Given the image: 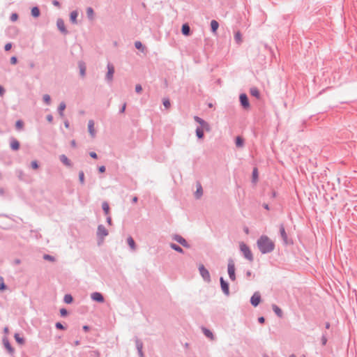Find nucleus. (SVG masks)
<instances>
[{
	"instance_id": "1a4fd4ad",
	"label": "nucleus",
	"mask_w": 357,
	"mask_h": 357,
	"mask_svg": "<svg viewBox=\"0 0 357 357\" xmlns=\"http://www.w3.org/2000/svg\"><path fill=\"white\" fill-rule=\"evenodd\" d=\"M173 239L186 248H189L190 247V244L187 242V241L181 235L175 234L173 236Z\"/></svg>"
},
{
	"instance_id": "4be33fe9",
	"label": "nucleus",
	"mask_w": 357,
	"mask_h": 357,
	"mask_svg": "<svg viewBox=\"0 0 357 357\" xmlns=\"http://www.w3.org/2000/svg\"><path fill=\"white\" fill-rule=\"evenodd\" d=\"M203 195V189L200 183L197 185V190L195 192V197L196 199H199Z\"/></svg>"
},
{
	"instance_id": "0eeeda50",
	"label": "nucleus",
	"mask_w": 357,
	"mask_h": 357,
	"mask_svg": "<svg viewBox=\"0 0 357 357\" xmlns=\"http://www.w3.org/2000/svg\"><path fill=\"white\" fill-rule=\"evenodd\" d=\"M261 301V295L259 291L255 292L250 298V303L254 307L258 306Z\"/></svg>"
},
{
	"instance_id": "ea45409f",
	"label": "nucleus",
	"mask_w": 357,
	"mask_h": 357,
	"mask_svg": "<svg viewBox=\"0 0 357 357\" xmlns=\"http://www.w3.org/2000/svg\"><path fill=\"white\" fill-rule=\"evenodd\" d=\"M43 101L47 105H50L51 103V98L48 94H45L43 97Z\"/></svg>"
},
{
	"instance_id": "3c124183",
	"label": "nucleus",
	"mask_w": 357,
	"mask_h": 357,
	"mask_svg": "<svg viewBox=\"0 0 357 357\" xmlns=\"http://www.w3.org/2000/svg\"><path fill=\"white\" fill-rule=\"evenodd\" d=\"M31 167L34 169H37L39 167L38 162L36 160L32 161L31 163Z\"/></svg>"
},
{
	"instance_id": "7ed1b4c3",
	"label": "nucleus",
	"mask_w": 357,
	"mask_h": 357,
	"mask_svg": "<svg viewBox=\"0 0 357 357\" xmlns=\"http://www.w3.org/2000/svg\"><path fill=\"white\" fill-rule=\"evenodd\" d=\"M227 272H228L229 279L231 281H235L236 280L235 264H234V260L231 258H229L228 259Z\"/></svg>"
},
{
	"instance_id": "bb28decb",
	"label": "nucleus",
	"mask_w": 357,
	"mask_h": 357,
	"mask_svg": "<svg viewBox=\"0 0 357 357\" xmlns=\"http://www.w3.org/2000/svg\"><path fill=\"white\" fill-rule=\"evenodd\" d=\"M127 242H128V245L130 246V248L132 250H135L136 249V244H135V242L134 239L132 238V237L129 236L127 238Z\"/></svg>"
},
{
	"instance_id": "680f3d73",
	"label": "nucleus",
	"mask_w": 357,
	"mask_h": 357,
	"mask_svg": "<svg viewBox=\"0 0 357 357\" xmlns=\"http://www.w3.org/2000/svg\"><path fill=\"white\" fill-rule=\"evenodd\" d=\"M46 119L50 123H52L53 121V116L52 114L47 115Z\"/></svg>"
},
{
	"instance_id": "a18cd8bd",
	"label": "nucleus",
	"mask_w": 357,
	"mask_h": 357,
	"mask_svg": "<svg viewBox=\"0 0 357 357\" xmlns=\"http://www.w3.org/2000/svg\"><path fill=\"white\" fill-rule=\"evenodd\" d=\"M194 119H195V121L197 123H198L200 126H202V125H203V123L206 121L205 120H204L203 119H202V118H200V117H199V116H195L194 117Z\"/></svg>"
},
{
	"instance_id": "c9c22d12",
	"label": "nucleus",
	"mask_w": 357,
	"mask_h": 357,
	"mask_svg": "<svg viewBox=\"0 0 357 357\" xmlns=\"http://www.w3.org/2000/svg\"><path fill=\"white\" fill-rule=\"evenodd\" d=\"M63 301L67 304H70L73 301V298L70 294H66Z\"/></svg>"
},
{
	"instance_id": "2eb2a0df",
	"label": "nucleus",
	"mask_w": 357,
	"mask_h": 357,
	"mask_svg": "<svg viewBox=\"0 0 357 357\" xmlns=\"http://www.w3.org/2000/svg\"><path fill=\"white\" fill-rule=\"evenodd\" d=\"M59 160L64 165L68 167H71L73 166L71 161L64 154H62L59 156Z\"/></svg>"
},
{
	"instance_id": "39448f33",
	"label": "nucleus",
	"mask_w": 357,
	"mask_h": 357,
	"mask_svg": "<svg viewBox=\"0 0 357 357\" xmlns=\"http://www.w3.org/2000/svg\"><path fill=\"white\" fill-rule=\"evenodd\" d=\"M199 273L203 279L206 282L211 281V276L208 271L204 267V265H200L199 267Z\"/></svg>"
},
{
	"instance_id": "e2e57ef3",
	"label": "nucleus",
	"mask_w": 357,
	"mask_h": 357,
	"mask_svg": "<svg viewBox=\"0 0 357 357\" xmlns=\"http://www.w3.org/2000/svg\"><path fill=\"white\" fill-rule=\"evenodd\" d=\"M105 169H105V166H103V165H102V166H100V167H98V171H99V172H100V173H103V172H105Z\"/></svg>"
},
{
	"instance_id": "2f4dec72",
	"label": "nucleus",
	"mask_w": 357,
	"mask_h": 357,
	"mask_svg": "<svg viewBox=\"0 0 357 357\" xmlns=\"http://www.w3.org/2000/svg\"><path fill=\"white\" fill-rule=\"evenodd\" d=\"M234 40L237 44H241L242 43V35L240 31H237L234 34Z\"/></svg>"
},
{
	"instance_id": "f03ea898",
	"label": "nucleus",
	"mask_w": 357,
	"mask_h": 357,
	"mask_svg": "<svg viewBox=\"0 0 357 357\" xmlns=\"http://www.w3.org/2000/svg\"><path fill=\"white\" fill-rule=\"evenodd\" d=\"M240 250L245 259L250 261H253L254 258L252 252L250 248L245 243L241 242L240 243Z\"/></svg>"
},
{
	"instance_id": "13d9d810",
	"label": "nucleus",
	"mask_w": 357,
	"mask_h": 357,
	"mask_svg": "<svg viewBox=\"0 0 357 357\" xmlns=\"http://www.w3.org/2000/svg\"><path fill=\"white\" fill-rule=\"evenodd\" d=\"M142 91V87L140 84H137L135 86V91L136 93H140Z\"/></svg>"
},
{
	"instance_id": "37998d69",
	"label": "nucleus",
	"mask_w": 357,
	"mask_h": 357,
	"mask_svg": "<svg viewBox=\"0 0 357 357\" xmlns=\"http://www.w3.org/2000/svg\"><path fill=\"white\" fill-rule=\"evenodd\" d=\"M6 285L3 282V278L0 276V291H3L6 289Z\"/></svg>"
},
{
	"instance_id": "aec40b11",
	"label": "nucleus",
	"mask_w": 357,
	"mask_h": 357,
	"mask_svg": "<svg viewBox=\"0 0 357 357\" xmlns=\"http://www.w3.org/2000/svg\"><path fill=\"white\" fill-rule=\"evenodd\" d=\"M78 16V12L77 10H73L70 14V20L73 24H77V18Z\"/></svg>"
},
{
	"instance_id": "774afa93",
	"label": "nucleus",
	"mask_w": 357,
	"mask_h": 357,
	"mask_svg": "<svg viewBox=\"0 0 357 357\" xmlns=\"http://www.w3.org/2000/svg\"><path fill=\"white\" fill-rule=\"evenodd\" d=\"M70 145L73 148H75L77 144H76V142L75 139H73L71 142H70Z\"/></svg>"
},
{
	"instance_id": "de8ad7c7",
	"label": "nucleus",
	"mask_w": 357,
	"mask_h": 357,
	"mask_svg": "<svg viewBox=\"0 0 357 357\" xmlns=\"http://www.w3.org/2000/svg\"><path fill=\"white\" fill-rule=\"evenodd\" d=\"M15 126H16V128L18 130L22 129L24 126L23 121L22 120L17 121V122L15 123Z\"/></svg>"
},
{
	"instance_id": "ddd939ff",
	"label": "nucleus",
	"mask_w": 357,
	"mask_h": 357,
	"mask_svg": "<svg viewBox=\"0 0 357 357\" xmlns=\"http://www.w3.org/2000/svg\"><path fill=\"white\" fill-rule=\"evenodd\" d=\"M280 234L281 238H282L284 243L287 244L288 243V242H287L288 237H287V234L286 233L285 228H284V226L283 224L280 225Z\"/></svg>"
},
{
	"instance_id": "5701e85b",
	"label": "nucleus",
	"mask_w": 357,
	"mask_h": 357,
	"mask_svg": "<svg viewBox=\"0 0 357 357\" xmlns=\"http://www.w3.org/2000/svg\"><path fill=\"white\" fill-rule=\"evenodd\" d=\"M250 93L251 96L255 97L257 99L260 98V92L257 87H252L250 89Z\"/></svg>"
},
{
	"instance_id": "f3484780",
	"label": "nucleus",
	"mask_w": 357,
	"mask_h": 357,
	"mask_svg": "<svg viewBox=\"0 0 357 357\" xmlns=\"http://www.w3.org/2000/svg\"><path fill=\"white\" fill-rule=\"evenodd\" d=\"M88 130L90 135L92 137L96 136V131L94 129V121L93 120H89L88 122Z\"/></svg>"
},
{
	"instance_id": "393cba45",
	"label": "nucleus",
	"mask_w": 357,
	"mask_h": 357,
	"mask_svg": "<svg viewBox=\"0 0 357 357\" xmlns=\"http://www.w3.org/2000/svg\"><path fill=\"white\" fill-rule=\"evenodd\" d=\"M66 107V105L64 102H61L58 107V113L60 116L63 117L64 116L63 111Z\"/></svg>"
},
{
	"instance_id": "dca6fc26",
	"label": "nucleus",
	"mask_w": 357,
	"mask_h": 357,
	"mask_svg": "<svg viewBox=\"0 0 357 357\" xmlns=\"http://www.w3.org/2000/svg\"><path fill=\"white\" fill-rule=\"evenodd\" d=\"M78 67L79 69V75L81 77H84L86 75V64L84 61H80L78 62Z\"/></svg>"
},
{
	"instance_id": "0e129e2a",
	"label": "nucleus",
	"mask_w": 357,
	"mask_h": 357,
	"mask_svg": "<svg viewBox=\"0 0 357 357\" xmlns=\"http://www.w3.org/2000/svg\"><path fill=\"white\" fill-rule=\"evenodd\" d=\"M5 93V89L2 86H0V96H3Z\"/></svg>"
},
{
	"instance_id": "052dcab7",
	"label": "nucleus",
	"mask_w": 357,
	"mask_h": 357,
	"mask_svg": "<svg viewBox=\"0 0 357 357\" xmlns=\"http://www.w3.org/2000/svg\"><path fill=\"white\" fill-rule=\"evenodd\" d=\"M89 155L93 159H97L98 158V155L95 152H90Z\"/></svg>"
},
{
	"instance_id": "6e6d98bb",
	"label": "nucleus",
	"mask_w": 357,
	"mask_h": 357,
	"mask_svg": "<svg viewBox=\"0 0 357 357\" xmlns=\"http://www.w3.org/2000/svg\"><path fill=\"white\" fill-rule=\"evenodd\" d=\"M17 63V58L15 56H13L10 58V63L13 65H15Z\"/></svg>"
},
{
	"instance_id": "7c9ffc66",
	"label": "nucleus",
	"mask_w": 357,
	"mask_h": 357,
	"mask_svg": "<svg viewBox=\"0 0 357 357\" xmlns=\"http://www.w3.org/2000/svg\"><path fill=\"white\" fill-rule=\"evenodd\" d=\"M135 342L136 349H137V351L142 350L143 342L138 337H135Z\"/></svg>"
},
{
	"instance_id": "79ce46f5",
	"label": "nucleus",
	"mask_w": 357,
	"mask_h": 357,
	"mask_svg": "<svg viewBox=\"0 0 357 357\" xmlns=\"http://www.w3.org/2000/svg\"><path fill=\"white\" fill-rule=\"evenodd\" d=\"M200 128H202L203 129V130H205L206 131H210V130H211V126H210L209 123L208 122H206V121H205L203 123V125L201 126Z\"/></svg>"
},
{
	"instance_id": "f8f14e48",
	"label": "nucleus",
	"mask_w": 357,
	"mask_h": 357,
	"mask_svg": "<svg viewBox=\"0 0 357 357\" xmlns=\"http://www.w3.org/2000/svg\"><path fill=\"white\" fill-rule=\"evenodd\" d=\"M56 26L59 30L63 33L64 35H66L68 33V31L66 29L64 21L61 18H59L56 21Z\"/></svg>"
},
{
	"instance_id": "9b49d317",
	"label": "nucleus",
	"mask_w": 357,
	"mask_h": 357,
	"mask_svg": "<svg viewBox=\"0 0 357 357\" xmlns=\"http://www.w3.org/2000/svg\"><path fill=\"white\" fill-rule=\"evenodd\" d=\"M91 298L93 301H96L98 303H103L105 301L104 296L100 292L96 291L91 294Z\"/></svg>"
},
{
	"instance_id": "f704fd0d",
	"label": "nucleus",
	"mask_w": 357,
	"mask_h": 357,
	"mask_svg": "<svg viewBox=\"0 0 357 357\" xmlns=\"http://www.w3.org/2000/svg\"><path fill=\"white\" fill-rule=\"evenodd\" d=\"M102 208L105 215H108L109 213V206L107 202H104L102 204Z\"/></svg>"
},
{
	"instance_id": "4d7b16f0",
	"label": "nucleus",
	"mask_w": 357,
	"mask_h": 357,
	"mask_svg": "<svg viewBox=\"0 0 357 357\" xmlns=\"http://www.w3.org/2000/svg\"><path fill=\"white\" fill-rule=\"evenodd\" d=\"M12 48V43H8L4 46L5 51H9Z\"/></svg>"
},
{
	"instance_id": "603ef678",
	"label": "nucleus",
	"mask_w": 357,
	"mask_h": 357,
	"mask_svg": "<svg viewBox=\"0 0 357 357\" xmlns=\"http://www.w3.org/2000/svg\"><path fill=\"white\" fill-rule=\"evenodd\" d=\"M10 20L12 22H15L16 21L17 19H18V15L17 13H13L11 15H10Z\"/></svg>"
},
{
	"instance_id": "c03bdc74",
	"label": "nucleus",
	"mask_w": 357,
	"mask_h": 357,
	"mask_svg": "<svg viewBox=\"0 0 357 357\" xmlns=\"http://www.w3.org/2000/svg\"><path fill=\"white\" fill-rule=\"evenodd\" d=\"M321 344L323 346H325L328 342V339H327V337H326V333H323L322 336H321Z\"/></svg>"
},
{
	"instance_id": "8fccbe9b",
	"label": "nucleus",
	"mask_w": 357,
	"mask_h": 357,
	"mask_svg": "<svg viewBox=\"0 0 357 357\" xmlns=\"http://www.w3.org/2000/svg\"><path fill=\"white\" fill-rule=\"evenodd\" d=\"M55 327L59 330H66V327L61 322H56Z\"/></svg>"
},
{
	"instance_id": "9d476101",
	"label": "nucleus",
	"mask_w": 357,
	"mask_h": 357,
	"mask_svg": "<svg viewBox=\"0 0 357 357\" xmlns=\"http://www.w3.org/2000/svg\"><path fill=\"white\" fill-rule=\"evenodd\" d=\"M239 100H240L241 106L244 109H247L250 107L249 100H248V96L245 93L240 94Z\"/></svg>"
},
{
	"instance_id": "e433bc0d",
	"label": "nucleus",
	"mask_w": 357,
	"mask_h": 357,
	"mask_svg": "<svg viewBox=\"0 0 357 357\" xmlns=\"http://www.w3.org/2000/svg\"><path fill=\"white\" fill-rule=\"evenodd\" d=\"M252 181L256 182L258 179V170L257 168H254L252 171Z\"/></svg>"
},
{
	"instance_id": "423d86ee",
	"label": "nucleus",
	"mask_w": 357,
	"mask_h": 357,
	"mask_svg": "<svg viewBox=\"0 0 357 357\" xmlns=\"http://www.w3.org/2000/svg\"><path fill=\"white\" fill-rule=\"evenodd\" d=\"M114 73V67L112 63L107 64V73L105 75V80L107 82H111L113 79V76Z\"/></svg>"
},
{
	"instance_id": "5fc2aeb1",
	"label": "nucleus",
	"mask_w": 357,
	"mask_h": 357,
	"mask_svg": "<svg viewBox=\"0 0 357 357\" xmlns=\"http://www.w3.org/2000/svg\"><path fill=\"white\" fill-rule=\"evenodd\" d=\"M44 259L46 260L52 261H54V257L50 255H45Z\"/></svg>"
},
{
	"instance_id": "412c9836",
	"label": "nucleus",
	"mask_w": 357,
	"mask_h": 357,
	"mask_svg": "<svg viewBox=\"0 0 357 357\" xmlns=\"http://www.w3.org/2000/svg\"><path fill=\"white\" fill-rule=\"evenodd\" d=\"M218 27H219V23L215 20H211V31L213 33H216Z\"/></svg>"
},
{
	"instance_id": "c756f323",
	"label": "nucleus",
	"mask_w": 357,
	"mask_h": 357,
	"mask_svg": "<svg viewBox=\"0 0 357 357\" xmlns=\"http://www.w3.org/2000/svg\"><path fill=\"white\" fill-rule=\"evenodd\" d=\"M235 144L237 147H243L244 145V139L240 136L236 137Z\"/></svg>"
},
{
	"instance_id": "69168bd1",
	"label": "nucleus",
	"mask_w": 357,
	"mask_h": 357,
	"mask_svg": "<svg viewBox=\"0 0 357 357\" xmlns=\"http://www.w3.org/2000/svg\"><path fill=\"white\" fill-rule=\"evenodd\" d=\"M258 321L260 323V324H264L265 322V318L264 317H259L258 318Z\"/></svg>"
},
{
	"instance_id": "f257e3e1",
	"label": "nucleus",
	"mask_w": 357,
	"mask_h": 357,
	"mask_svg": "<svg viewBox=\"0 0 357 357\" xmlns=\"http://www.w3.org/2000/svg\"><path fill=\"white\" fill-rule=\"evenodd\" d=\"M257 247L262 254H268L275 249L274 242L267 236H261L257 241Z\"/></svg>"
},
{
	"instance_id": "09e8293b",
	"label": "nucleus",
	"mask_w": 357,
	"mask_h": 357,
	"mask_svg": "<svg viewBox=\"0 0 357 357\" xmlns=\"http://www.w3.org/2000/svg\"><path fill=\"white\" fill-rule=\"evenodd\" d=\"M90 356L91 357H99L100 352L98 350H93L90 351Z\"/></svg>"
},
{
	"instance_id": "c85d7f7f",
	"label": "nucleus",
	"mask_w": 357,
	"mask_h": 357,
	"mask_svg": "<svg viewBox=\"0 0 357 357\" xmlns=\"http://www.w3.org/2000/svg\"><path fill=\"white\" fill-rule=\"evenodd\" d=\"M170 248L172 250H175V251H176V252H179V253H182L183 254L184 252L183 250L179 245H178L176 243H170Z\"/></svg>"
},
{
	"instance_id": "b1692460",
	"label": "nucleus",
	"mask_w": 357,
	"mask_h": 357,
	"mask_svg": "<svg viewBox=\"0 0 357 357\" xmlns=\"http://www.w3.org/2000/svg\"><path fill=\"white\" fill-rule=\"evenodd\" d=\"M272 309L278 317H282L283 315L282 310L275 304L272 305Z\"/></svg>"
},
{
	"instance_id": "bf43d9fd",
	"label": "nucleus",
	"mask_w": 357,
	"mask_h": 357,
	"mask_svg": "<svg viewBox=\"0 0 357 357\" xmlns=\"http://www.w3.org/2000/svg\"><path fill=\"white\" fill-rule=\"evenodd\" d=\"M126 108V103H124L119 109V113L122 114L125 112Z\"/></svg>"
},
{
	"instance_id": "4468645a",
	"label": "nucleus",
	"mask_w": 357,
	"mask_h": 357,
	"mask_svg": "<svg viewBox=\"0 0 357 357\" xmlns=\"http://www.w3.org/2000/svg\"><path fill=\"white\" fill-rule=\"evenodd\" d=\"M3 343L5 348L8 350V352L9 353V354L13 355L14 354V349L11 346V344L7 337L3 338Z\"/></svg>"
},
{
	"instance_id": "58836bf2",
	"label": "nucleus",
	"mask_w": 357,
	"mask_h": 357,
	"mask_svg": "<svg viewBox=\"0 0 357 357\" xmlns=\"http://www.w3.org/2000/svg\"><path fill=\"white\" fill-rule=\"evenodd\" d=\"M135 47L137 50H141L142 52L144 50V47L143 46L142 43L140 41H136L135 43Z\"/></svg>"
},
{
	"instance_id": "49530a36",
	"label": "nucleus",
	"mask_w": 357,
	"mask_h": 357,
	"mask_svg": "<svg viewBox=\"0 0 357 357\" xmlns=\"http://www.w3.org/2000/svg\"><path fill=\"white\" fill-rule=\"evenodd\" d=\"M162 103L164 107L167 109H168L171 105L170 101L168 98L163 99Z\"/></svg>"
},
{
	"instance_id": "cd10ccee",
	"label": "nucleus",
	"mask_w": 357,
	"mask_h": 357,
	"mask_svg": "<svg viewBox=\"0 0 357 357\" xmlns=\"http://www.w3.org/2000/svg\"><path fill=\"white\" fill-rule=\"evenodd\" d=\"M196 136L198 139H203L204 137V130L202 128L197 127L195 130Z\"/></svg>"
},
{
	"instance_id": "a19ab883",
	"label": "nucleus",
	"mask_w": 357,
	"mask_h": 357,
	"mask_svg": "<svg viewBox=\"0 0 357 357\" xmlns=\"http://www.w3.org/2000/svg\"><path fill=\"white\" fill-rule=\"evenodd\" d=\"M79 181L81 184H84V173L83 171L79 172Z\"/></svg>"
},
{
	"instance_id": "473e14b6",
	"label": "nucleus",
	"mask_w": 357,
	"mask_h": 357,
	"mask_svg": "<svg viewBox=\"0 0 357 357\" xmlns=\"http://www.w3.org/2000/svg\"><path fill=\"white\" fill-rule=\"evenodd\" d=\"M14 337L15 341L20 344H23L25 342L24 337H21L18 333H15Z\"/></svg>"
},
{
	"instance_id": "6ab92c4d",
	"label": "nucleus",
	"mask_w": 357,
	"mask_h": 357,
	"mask_svg": "<svg viewBox=\"0 0 357 357\" xmlns=\"http://www.w3.org/2000/svg\"><path fill=\"white\" fill-rule=\"evenodd\" d=\"M10 148L14 151H17L20 149V142L15 138L10 139Z\"/></svg>"
},
{
	"instance_id": "4c0bfd02",
	"label": "nucleus",
	"mask_w": 357,
	"mask_h": 357,
	"mask_svg": "<svg viewBox=\"0 0 357 357\" xmlns=\"http://www.w3.org/2000/svg\"><path fill=\"white\" fill-rule=\"evenodd\" d=\"M204 333L207 337H209L211 339L213 337V333L207 328H204Z\"/></svg>"
},
{
	"instance_id": "864d4df0",
	"label": "nucleus",
	"mask_w": 357,
	"mask_h": 357,
	"mask_svg": "<svg viewBox=\"0 0 357 357\" xmlns=\"http://www.w3.org/2000/svg\"><path fill=\"white\" fill-rule=\"evenodd\" d=\"M60 314L61 317H66L68 314V310L65 308H61L60 310Z\"/></svg>"
},
{
	"instance_id": "a878e982",
	"label": "nucleus",
	"mask_w": 357,
	"mask_h": 357,
	"mask_svg": "<svg viewBox=\"0 0 357 357\" xmlns=\"http://www.w3.org/2000/svg\"><path fill=\"white\" fill-rule=\"evenodd\" d=\"M31 15L33 17H38L40 15V9L38 6H34L31 8Z\"/></svg>"
},
{
	"instance_id": "6e6552de",
	"label": "nucleus",
	"mask_w": 357,
	"mask_h": 357,
	"mask_svg": "<svg viewBox=\"0 0 357 357\" xmlns=\"http://www.w3.org/2000/svg\"><path fill=\"white\" fill-rule=\"evenodd\" d=\"M108 231L102 225H99L97 229V236L103 239L105 236L108 235Z\"/></svg>"
},
{
	"instance_id": "72a5a7b5",
	"label": "nucleus",
	"mask_w": 357,
	"mask_h": 357,
	"mask_svg": "<svg viewBox=\"0 0 357 357\" xmlns=\"http://www.w3.org/2000/svg\"><path fill=\"white\" fill-rule=\"evenodd\" d=\"M86 15L89 20H93L94 16V11L91 7H89L86 9Z\"/></svg>"
},
{
	"instance_id": "a211bd4d",
	"label": "nucleus",
	"mask_w": 357,
	"mask_h": 357,
	"mask_svg": "<svg viewBox=\"0 0 357 357\" xmlns=\"http://www.w3.org/2000/svg\"><path fill=\"white\" fill-rule=\"evenodd\" d=\"M181 33L184 36H189L190 34V27L187 23L182 25Z\"/></svg>"
},
{
	"instance_id": "338daca9",
	"label": "nucleus",
	"mask_w": 357,
	"mask_h": 357,
	"mask_svg": "<svg viewBox=\"0 0 357 357\" xmlns=\"http://www.w3.org/2000/svg\"><path fill=\"white\" fill-rule=\"evenodd\" d=\"M52 4L55 6H58L59 7L60 6V3L57 1V0H54L52 1Z\"/></svg>"
},
{
	"instance_id": "20e7f679",
	"label": "nucleus",
	"mask_w": 357,
	"mask_h": 357,
	"mask_svg": "<svg viewBox=\"0 0 357 357\" xmlns=\"http://www.w3.org/2000/svg\"><path fill=\"white\" fill-rule=\"evenodd\" d=\"M220 287L222 292L225 296L229 295V284L222 277L220 278Z\"/></svg>"
}]
</instances>
